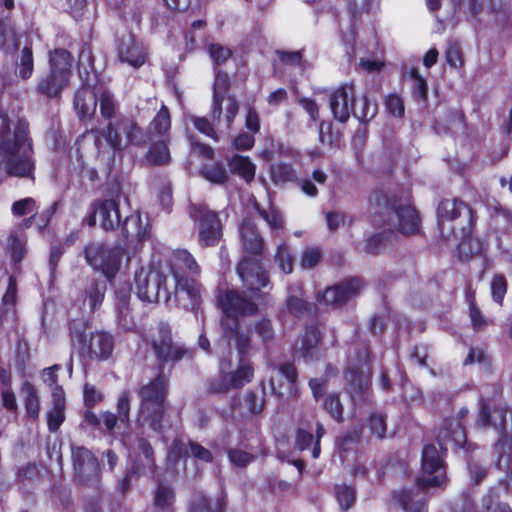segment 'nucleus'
I'll return each instance as SVG.
<instances>
[{"instance_id": "nucleus-1", "label": "nucleus", "mask_w": 512, "mask_h": 512, "mask_svg": "<svg viewBox=\"0 0 512 512\" xmlns=\"http://www.w3.org/2000/svg\"><path fill=\"white\" fill-rule=\"evenodd\" d=\"M28 136V123L17 120L11 123L0 110V170L9 176L33 178L35 162Z\"/></svg>"}, {"instance_id": "nucleus-2", "label": "nucleus", "mask_w": 512, "mask_h": 512, "mask_svg": "<svg viewBox=\"0 0 512 512\" xmlns=\"http://www.w3.org/2000/svg\"><path fill=\"white\" fill-rule=\"evenodd\" d=\"M397 219L396 229L405 236H414L420 232L421 217L419 211L396 193H387L375 188L368 195V220L374 227H383Z\"/></svg>"}, {"instance_id": "nucleus-3", "label": "nucleus", "mask_w": 512, "mask_h": 512, "mask_svg": "<svg viewBox=\"0 0 512 512\" xmlns=\"http://www.w3.org/2000/svg\"><path fill=\"white\" fill-rule=\"evenodd\" d=\"M242 257L237 263L236 272L244 286L254 295L262 288H273L269 272L264 268L262 258L266 242L257 225L251 219H244L240 225Z\"/></svg>"}, {"instance_id": "nucleus-4", "label": "nucleus", "mask_w": 512, "mask_h": 512, "mask_svg": "<svg viewBox=\"0 0 512 512\" xmlns=\"http://www.w3.org/2000/svg\"><path fill=\"white\" fill-rule=\"evenodd\" d=\"M476 426L492 427L498 433L492 451L496 458V466L506 472V489L512 492V409L506 404L491 408L490 404L482 399Z\"/></svg>"}, {"instance_id": "nucleus-5", "label": "nucleus", "mask_w": 512, "mask_h": 512, "mask_svg": "<svg viewBox=\"0 0 512 512\" xmlns=\"http://www.w3.org/2000/svg\"><path fill=\"white\" fill-rule=\"evenodd\" d=\"M436 219L442 237L465 242L472 238L478 222V214L468 202L454 196L442 198L438 202Z\"/></svg>"}, {"instance_id": "nucleus-6", "label": "nucleus", "mask_w": 512, "mask_h": 512, "mask_svg": "<svg viewBox=\"0 0 512 512\" xmlns=\"http://www.w3.org/2000/svg\"><path fill=\"white\" fill-rule=\"evenodd\" d=\"M136 293L140 300L154 303L168 302L172 296L171 277L163 263L139 268L134 275Z\"/></svg>"}, {"instance_id": "nucleus-7", "label": "nucleus", "mask_w": 512, "mask_h": 512, "mask_svg": "<svg viewBox=\"0 0 512 512\" xmlns=\"http://www.w3.org/2000/svg\"><path fill=\"white\" fill-rule=\"evenodd\" d=\"M151 347L160 363L192 361L196 355V350L193 347L173 341L172 327L166 321L158 323L157 335L152 338Z\"/></svg>"}, {"instance_id": "nucleus-8", "label": "nucleus", "mask_w": 512, "mask_h": 512, "mask_svg": "<svg viewBox=\"0 0 512 512\" xmlns=\"http://www.w3.org/2000/svg\"><path fill=\"white\" fill-rule=\"evenodd\" d=\"M124 253L125 248L120 243L106 246L101 242H92L84 250L87 263L94 270L101 271L109 281L117 275Z\"/></svg>"}, {"instance_id": "nucleus-9", "label": "nucleus", "mask_w": 512, "mask_h": 512, "mask_svg": "<svg viewBox=\"0 0 512 512\" xmlns=\"http://www.w3.org/2000/svg\"><path fill=\"white\" fill-rule=\"evenodd\" d=\"M140 420L154 431L162 429L164 401L167 395L165 386H141Z\"/></svg>"}, {"instance_id": "nucleus-10", "label": "nucleus", "mask_w": 512, "mask_h": 512, "mask_svg": "<svg viewBox=\"0 0 512 512\" xmlns=\"http://www.w3.org/2000/svg\"><path fill=\"white\" fill-rule=\"evenodd\" d=\"M422 476L415 479L419 489L426 490L431 487H441L446 483V463L435 445L426 444L421 455Z\"/></svg>"}, {"instance_id": "nucleus-11", "label": "nucleus", "mask_w": 512, "mask_h": 512, "mask_svg": "<svg viewBox=\"0 0 512 512\" xmlns=\"http://www.w3.org/2000/svg\"><path fill=\"white\" fill-rule=\"evenodd\" d=\"M101 134L114 150H121L129 144L142 145L147 141L141 128L128 118L121 119L116 124L109 123Z\"/></svg>"}, {"instance_id": "nucleus-12", "label": "nucleus", "mask_w": 512, "mask_h": 512, "mask_svg": "<svg viewBox=\"0 0 512 512\" xmlns=\"http://www.w3.org/2000/svg\"><path fill=\"white\" fill-rule=\"evenodd\" d=\"M72 340L81 343V352L87 354L91 359L106 360L114 349L113 336L105 331L92 332L89 337L71 327Z\"/></svg>"}, {"instance_id": "nucleus-13", "label": "nucleus", "mask_w": 512, "mask_h": 512, "mask_svg": "<svg viewBox=\"0 0 512 512\" xmlns=\"http://www.w3.org/2000/svg\"><path fill=\"white\" fill-rule=\"evenodd\" d=\"M363 282L359 277H349L326 287L323 292H319L317 300L333 308H342L350 300L360 294Z\"/></svg>"}, {"instance_id": "nucleus-14", "label": "nucleus", "mask_w": 512, "mask_h": 512, "mask_svg": "<svg viewBox=\"0 0 512 512\" xmlns=\"http://www.w3.org/2000/svg\"><path fill=\"white\" fill-rule=\"evenodd\" d=\"M468 414V409L463 407L457 414V419L446 417L443 419L439 431L436 436L438 445L443 455H446L448 444H452L454 448L459 449L467 442L465 425L462 422Z\"/></svg>"}, {"instance_id": "nucleus-15", "label": "nucleus", "mask_w": 512, "mask_h": 512, "mask_svg": "<svg viewBox=\"0 0 512 512\" xmlns=\"http://www.w3.org/2000/svg\"><path fill=\"white\" fill-rule=\"evenodd\" d=\"M190 216L198 223L199 241L204 246L215 245L221 237L222 228L218 215L205 205H192Z\"/></svg>"}, {"instance_id": "nucleus-16", "label": "nucleus", "mask_w": 512, "mask_h": 512, "mask_svg": "<svg viewBox=\"0 0 512 512\" xmlns=\"http://www.w3.org/2000/svg\"><path fill=\"white\" fill-rule=\"evenodd\" d=\"M121 218L119 204L116 200L96 199L90 204L88 216L84 221L90 227L99 222L104 230L110 231L121 224Z\"/></svg>"}, {"instance_id": "nucleus-17", "label": "nucleus", "mask_w": 512, "mask_h": 512, "mask_svg": "<svg viewBox=\"0 0 512 512\" xmlns=\"http://www.w3.org/2000/svg\"><path fill=\"white\" fill-rule=\"evenodd\" d=\"M171 285L172 295L177 305L184 310L192 311L197 319L200 315L203 320V313L200 310V284L191 277L171 279Z\"/></svg>"}, {"instance_id": "nucleus-18", "label": "nucleus", "mask_w": 512, "mask_h": 512, "mask_svg": "<svg viewBox=\"0 0 512 512\" xmlns=\"http://www.w3.org/2000/svg\"><path fill=\"white\" fill-rule=\"evenodd\" d=\"M72 461L75 478L83 485L96 486L99 483L100 470L97 459L85 447H72Z\"/></svg>"}, {"instance_id": "nucleus-19", "label": "nucleus", "mask_w": 512, "mask_h": 512, "mask_svg": "<svg viewBox=\"0 0 512 512\" xmlns=\"http://www.w3.org/2000/svg\"><path fill=\"white\" fill-rule=\"evenodd\" d=\"M372 375L370 348L367 344L360 345L348 359L346 377L350 384H370Z\"/></svg>"}, {"instance_id": "nucleus-20", "label": "nucleus", "mask_w": 512, "mask_h": 512, "mask_svg": "<svg viewBox=\"0 0 512 512\" xmlns=\"http://www.w3.org/2000/svg\"><path fill=\"white\" fill-rule=\"evenodd\" d=\"M207 51L215 66L212 116L214 119H219L222 113V102L224 100V76L220 69L222 62H224V51L222 46L216 44H210Z\"/></svg>"}, {"instance_id": "nucleus-21", "label": "nucleus", "mask_w": 512, "mask_h": 512, "mask_svg": "<svg viewBox=\"0 0 512 512\" xmlns=\"http://www.w3.org/2000/svg\"><path fill=\"white\" fill-rule=\"evenodd\" d=\"M163 267L171 279L188 278L186 276L188 273L194 276L200 272L199 265L186 250L173 251L169 259L163 263Z\"/></svg>"}, {"instance_id": "nucleus-22", "label": "nucleus", "mask_w": 512, "mask_h": 512, "mask_svg": "<svg viewBox=\"0 0 512 512\" xmlns=\"http://www.w3.org/2000/svg\"><path fill=\"white\" fill-rule=\"evenodd\" d=\"M355 89L352 84H344L334 90L329 98L333 117L341 123H346L351 115Z\"/></svg>"}, {"instance_id": "nucleus-23", "label": "nucleus", "mask_w": 512, "mask_h": 512, "mask_svg": "<svg viewBox=\"0 0 512 512\" xmlns=\"http://www.w3.org/2000/svg\"><path fill=\"white\" fill-rule=\"evenodd\" d=\"M258 313V305L242 295L237 290L226 289V322H229L232 316L246 317L254 316Z\"/></svg>"}, {"instance_id": "nucleus-24", "label": "nucleus", "mask_w": 512, "mask_h": 512, "mask_svg": "<svg viewBox=\"0 0 512 512\" xmlns=\"http://www.w3.org/2000/svg\"><path fill=\"white\" fill-rule=\"evenodd\" d=\"M118 57L121 62L138 68L144 64L146 52L140 44L136 43L133 35L127 34L119 40Z\"/></svg>"}, {"instance_id": "nucleus-25", "label": "nucleus", "mask_w": 512, "mask_h": 512, "mask_svg": "<svg viewBox=\"0 0 512 512\" xmlns=\"http://www.w3.org/2000/svg\"><path fill=\"white\" fill-rule=\"evenodd\" d=\"M97 96L90 82H84L74 97V108L80 120L90 119L96 112Z\"/></svg>"}, {"instance_id": "nucleus-26", "label": "nucleus", "mask_w": 512, "mask_h": 512, "mask_svg": "<svg viewBox=\"0 0 512 512\" xmlns=\"http://www.w3.org/2000/svg\"><path fill=\"white\" fill-rule=\"evenodd\" d=\"M121 231L127 241L136 239L139 242L146 240L149 236V223L147 216L132 214L126 216L121 224Z\"/></svg>"}, {"instance_id": "nucleus-27", "label": "nucleus", "mask_w": 512, "mask_h": 512, "mask_svg": "<svg viewBox=\"0 0 512 512\" xmlns=\"http://www.w3.org/2000/svg\"><path fill=\"white\" fill-rule=\"evenodd\" d=\"M226 338L233 342L239 357H248L251 349V330H243L238 319H233V326L226 322Z\"/></svg>"}, {"instance_id": "nucleus-28", "label": "nucleus", "mask_w": 512, "mask_h": 512, "mask_svg": "<svg viewBox=\"0 0 512 512\" xmlns=\"http://www.w3.org/2000/svg\"><path fill=\"white\" fill-rule=\"evenodd\" d=\"M322 333L317 323L307 324L300 337V354L303 358L316 357L319 345L322 342Z\"/></svg>"}, {"instance_id": "nucleus-29", "label": "nucleus", "mask_w": 512, "mask_h": 512, "mask_svg": "<svg viewBox=\"0 0 512 512\" xmlns=\"http://www.w3.org/2000/svg\"><path fill=\"white\" fill-rule=\"evenodd\" d=\"M68 83L69 78L65 76V73L58 74L50 69V72L40 79L37 91L48 98H56L61 95Z\"/></svg>"}, {"instance_id": "nucleus-30", "label": "nucleus", "mask_w": 512, "mask_h": 512, "mask_svg": "<svg viewBox=\"0 0 512 512\" xmlns=\"http://www.w3.org/2000/svg\"><path fill=\"white\" fill-rule=\"evenodd\" d=\"M226 165L233 175L240 177L248 184L255 178L256 165L249 156L234 154L231 157H226Z\"/></svg>"}, {"instance_id": "nucleus-31", "label": "nucleus", "mask_w": 512, "mask_h": 512, "mask_svg": "<svg viewBox=\"0 0 512 512\" xmlns=\"http://www.w3.org/2000/svg\"><path fill=\"white\" fill-rule=\"evenodd\" d=\"M129 301V290L117 291L115 307L118 325L124 330L132 331L136 327V322L132 315Z\"/></svg>"}, {"instance_id": "nucleus-32", "label": "nucleus", "mask_w": 512, "mask_h": 512, "mask_svg": "<svg viewBox=\"0 0 512 512\" xmlns=\"http://www.w3.org/2000/svg\"><path fill=\"white\" fill-rule=\"evenodd\" d=\"M396 239V234L392 230H383L369 235L363 246V251L366 254L378 256L390 246Z\"/></svg>"}, {"instance_id": "nucleus-33", "label": "nucleus", "mask_w": 512, "mask_h": 512, "mask_svg": "<svg viewBox=\"0 0 512 512\" xmlns=\"http://www.w3.org/2000/svg\"><path fill=\"white\" fill-rule=\"evenodd\" d=\"M269 176L276 186L298 181L297 173L293 165L284 161L273 162L269 167Z\"/></svg>"}, {"instance_id": "nucleus-34", "label": "nucleus", "mask_w": 512, "mask_h": 512, "mask_svg": "<svg viewBox=\"0 0 512 512\" xmlns=\"http://www.w3.org/2000/svg\"><path fill=\"white\" fill-rule=\"evenodd\" d=\"M377 113V105L371 103L367 95L354 96L351 114L362 123L369 122Z\"/></svg>"}, {"instance_id": "nucleus-35", "label": "nucleus", "mask_w": 512, "mask_h": 512, "mask_svg": "<svg viewBox=\"0 0 512 512\" xmlns=\"http://www.w3.org/2000/svg\"><path fill=\"white\" fill-rule=\"evenodd\" d=\"M50 69L58 74L65 73V76L70 79L72 56L65 49H55L50 53L49 58Z\"/></svg>"}, {"instance_id": "nucleus-36", "label": "nucleus", "mask_w": 512, "mask_h": 512, "mask_svg": "<svg viewBox=\"0 0 512 512\" xmlns=\"http://www.w3.org/2000/svg\"><path fill=\"white\" fill-rule=\"evenodd\" d=\"M287 311L295 318L301 319L316 311V305L296 295H289L285 301Z\"/></svg>"}, {"instance_id": "nucleus-37", "label": "nucleus", "mask_w": 512, "mask_h": 512, "mask_svg": "<svg viewBox=\"0 0 512 512\" xmlns=\"http://www.w3.org/2000/svg\"><path fill=\"white\" fill-rule=\"evenodd\" d=\"M107 284L102 280H93L85 292L84 304H88L90 312H94L103 302Z\"/></svg>"}, {"instance_id": "nucleus-38", "label": "nucleus", "mask_w": 512, "mask_h": 512, "mask_svg": "<svg viewBox=\"0 0 512 512\" xmlns=\"http://www.w3.org/2000/svg\"><path fill=\"white\" fill-rule=\"evenodd\" d=\"M147 161L155 166L166 165L171 160L170 150L168 147L167 139L157 141L151 144L147 155Z\"/></svg>"}, {"instance_id": "nucleus-39", "label": "nucleus", "mask_w": 512, "mask_h": 512, "mask_svg": "<svg viewBox=\"0 0 512 512\" xmlns=\"http://www.w3.org/2000/svg\"><path fill=\"white\" fill-rule=\"evenodd\" d=\"M171 127V118L168 108L162 105L149 125V134L166 137Z\"/></svg>"}, {"instance_id": "nucleus-40", "label": "nucleus", "mask_w": 512, "mask_h": 512, "mask_svg": "<svg viewBox=\"0 0 512 512\" xmlns=\"http://www.w3.org/2000/svg\"><path fill=\"white\" fill-rule=\"evenodd\" d=\"M334 495L343 512L351 509L357 499V492L354 486L346 483L334 485Z\"/></svg>"}, {"instance_id": "nucleus-41", "label": "nucleus", "mask_w": 512, "mask_h": 512, "mask_svg": "<svg viewBox=\"0 0 512 512\" xmlns=\"http://www.w3.org/2000/svg\"><path fill=\"white\" fill-rule=\"evenodd\" d=\"M34 71V59L31 47L25 46L16 60V74L23 80L29 79Z\"/></svg>"}, {"instance_id": "nucleus-42", "label": "nucleus", "mask_w": 512, "mask_h": 512, "mask_svg": "<svg viewBox=\"0 0 512 512\" xmlns=\"http://www.w3.org/2000/svg\"><path fill=\"white\" fill-rule=\"evenodd\" d=\"M409 76L413 81L411 89L412 97L416 101L427 103L429 91L427 80L420 74L419 69L417 67H412L410 69Z\"/></svg>"}, {"instance_id": "nucleus-43", "label": "nucleus", "mask_w": 512, "mask_h": 512, "mask_svg": "<svg viewBox=\"0 0 512 512\" xmlns=\"http://www.w3.org/2000/svg\"><path fill=\"white\" fill-rule=\"evenodd\" d=\"M294 260V256L286 242L277 246L274 261L283 273L290 274L293 272Z\"/></svg>"}, {"instance_id": "nucleus-44", "label": "nucleus", "mask_w": 512, "mask_h": 512, "mask_svg": "<svg viewBox=\"0 0 512 512\" xmlns=\"http://www.w3.org/2000/svg\"><path fill=\"white\" fill-rule=\"evenodd\" d=\"M393 499L405 511L421 512V510L426 506L425 500L419 501L417 503H413V492L408 489H401L398 491H394Z\"/></svg>"}, {"instance_id": "nucleus-45", "label": "nucleus", "mask_w": 512, "mask_h": 512, "mask_svg": "<svg viewBox=\"0 0 512 512\" xmlns=\"http://www.w3.org/2000/svg\"><path fill=\"white\" fill-rule=\"evenodd\" d=\"M254 375V369L248 357H239V365L231 374L229 384L249 383Z\"/></svg>"}, {"instance_id": "nucleus-46", "label": "nucleus", "mask_w": 512, "mask_h": 512, "mask_svg": "<svg viewBox=\"0 0 512 512\" xmlns=\"http://www.w3.org/2000/svg\"><path fill=\"white\" fill-rule=\"evenodd\" d=\"M262 390L260 393L254 391H248L244 397L245 405L248 409L249 415L258 416L262 413L265 406V386H261Z\"/></svg>"}, {"instance_id": "nucleus-47", "label": "nucleus", "mask_w": 512, "mask_h": 512, "mask_svg": "<svg viewBox=\"0 0 512 512\" xmlns=\"http://www.w3.org/2000/svg\"><path fill=\"white\" fill-rule=\"evenodd\" d=\"M507 289L508 283L506 277L503 274H495L490 283L493 301L501 306L507 293Z\"/></svg>"}, {"instance_id": "nucleus-48", "label": "nucleus", "mask_w": 512, "mask_h": 512, "mask_svg": "<svg viewBox=\"0 0 512 512\" xmlns=\"http://www.w3.org/2000/svg\"><path fill=\"white\" fill-rule=\"evenodd\" d=\"M101 116L107 120L112 119L117 110V103L112 93L103 91L99 96Z\"/></svg>"}, {"instance_id": "nucleus-49", "label": "nucleus", "mask_w": 512, "mask_h": 512, "mask_svg": "<svg viewBox=\"0 0 512 512\" xmlns=\"http://www.w3.org/2000/svg\"><path fill=\"white\" fill-rule=\"evenodd\" d=\"M254 331L261 338L264 344L274 340L275 332L272 321L268 318H261L254 323Z\"/></svg>"}, {"instance_id": "nucleus-50", "label": "nucleus", "mask_w": 512, "mask_h": 512, "mask_svg": "<svg viewBox=\"0 0 512 512\" xmlns=\"http://www.w3.org/2000/svg\"><path fill=\"white\" fill-rule=\"evenodd\" d=\"M368 427L373 435L379 439H383L387 431L386 416L374 412L368 418Z\"/></svg>"}, {"instance_id": "nucleus-51", "label": "nucleus", "mask_w": 512, "mask_h": 512, "mask_svg": "<svg viewBox=\"0 0 512 512\" xmlns=\"http://www.w3.org/2000/svg\"><path fill=\"white\" fill-rule=\"evenodd\" d=\"M79 74L86 75L84 82H90V72L93 71L92 52L89 47H83L79 53Z\"/></svg>"}, {"instance_id": "nucleus-52", "label": "nucleus", "mask_w": 512, "mask_h": 512, "mask_svg": "<svg viewBox=\"0 0 512 512\" xmlns=\"http://www.w3.org/2000/svg\"><path fill=\"white\" fill-rule=\"evenodd\" d=\"M324 408L335 421L343 420V405L338 395H329L324 401Z\"/></svg>"}, {"instance_id": "nucleus-53", "label": "nucleus", "mask_w": 512, "mask_h": 512, "mask_svg": "<svg viewBox=\"0 0 512 512\" xmlns=\"http://www.w3.org/2000/svg\"><path fill=\"white\" fill-rule=\"evenodd\" d=\"M474 363L481 364L485 367L491 365V359L486 350L482 347H471L464 360V365H472Z\"/></svg>"}, {"instance_id": "nucleus-54", "label": "nucleus", "mask_w": 512, "mask_h": 512, "mask_svg": "<svg viewBox=\"0 0 512 512\" xmlns=\"http://www.w3.org/2000/svg\"><path fill=\"white\" fill-rule=\"evenodd\" d=\"M469 316L472 328L475 331H481L488 326L489 322L487 318L482 314L474 298H472L469 302Z\"/></svg>"}, {"instance_id": "nucleus-55", "label": "nucleus", "mask_w": 512, "mask_h": 512, "mask_svg": "<svg viewBox=\"0 0 512 512\" xmlns=\"http://www.w3.org/2000/svg\"><path fill=\"white\" fill-rule=\"evenodd\" d=\"M445 59L448 65L454 68L463 66L462 50L458 42L450 41L445 51Z\"/></svg>"}, {"instance_id": "nucleus-56", "label": "nucleus", "mask_w": 512, "mask_h": 512, "mask_svg": "<svg viewBox=\"0 0 512 512\" xmlns=\"http://www.w3.org/2000/svg\"><path fill=\"white\" fill-rule=\"evenodd\" d=\"M276 55L279 61L285 66L301 67L303 64V50H277Z\"/></svg>"}, {"instance_id": "nucleus-57", "label": "nucleus", "mask_w": 512, "mask_h": 512, "mask_svg": "<svg viewBox=\"0 0 512 512\" xmlns=\"http://www.w3.org/2000/svg\"><path fill=\"white\" fill-rule=\"evenodd\" d=\"M8 249L14 262H20L25 256V242L14 233L8 237Z\"/></svg>"}, {"instance_id": "nucleus-58", "label": "nucleus", "mask_w": 512, "mask_h": 512, "mask_svg": "<svg viewBox=\"0 0 512 512\" xmlns=\"http://www.w3.org/2000/svg\"><path fill=\"white\" fill-rule=\"evenodd\" d=\"M255 145L254 134L242 131L238 133L231 142V146L236 151H248L251 150Z\"/></svg>"}, {"instance_id": "nucleus-59", "label": "nucleus", "mask_w": 512, "mask_h": 512, "mask_svg": "<svg viewBox=\"0 0 512 512\" xmlns=\"http://www.w3.org/2000/svg\"><path fill=\"white\" fill-rule=\"evenodd\" d=\"M321 259V250L318 247H309L302 252L300 264L305 269H311L318 265Z\"/></svg>"}, {"instance_id": "nucleus-60", "label": "nucleus", "mask_w": 512, "mask_h": 512, "mask_svg": "<svg viewBox=\"0 0 512 512\" xmlns=\"http://www.w3.org/2000/svg\"><path fill=\"white\" fill-rule=\"evenodd\" d=\"M251 45V40L245 37L235 48L230 49L226 47V61L236 54L239 57L240 64L244 65L246 63V57L251 50Z\"/></svg>"}, {"instance_id": "nucleus-61", "label": "nucleus", "mask_w": 512, "mask_h": 512, "mask_svg": "<svg viewBox=\"0 0 512 512\" xmlns=\"http://www.w3.org/2000/svg\"><path fill=\"white\" fill-rule=\"evenodd\" d=\"M202 176L215 184L224 182V170L220 163L206 164L201 171Z\"/></svg>"}, {"instance_id": "nucleus-62", "label": "nucleus", "mask_w": 512, "mask_h": 512, "mask_svg": "<svg viewBox=\"0 0 512 512\" xmlns=\"http://www.w3.org/2000/svg\"><path fill=\"white\" fill-rule=\"evenodd\" d=\"M227 456L234 466L241 468L246 467L255 459L253 454L240 449L227 450Z\"/></svg>"}, {"instance_id": "nucleus-63", "label": "nucleus", "mask_w": 512, "mask_h": 512, "mask_svg": "<svg viewBox=\"0 0 512 512\" xmlns=\"http://www.w3.org/2000/svg\"><path fill=\"white\" fill-rule=\"evenodd\" d=\"M385 107L388 113L395 117L401 118L405 113L403 99L397 94H389L385 98Z\"/></svg>"}, {"instance_id": "nucleus-64", "label": "nucleus", "mask_w": 512, "mask_h": 512, "mask_svg": "<svg viewBox=\"0 0 512 512\" xmlns=\"http://www.w3.org/2000/svg\"><path fill=\"white\" fill-rule=\"evenodd\" d=\"M314 435L303 428H298L295 431L294 448L298 451L307 450L314 442Z\"/></svg>"}]
</instances>
